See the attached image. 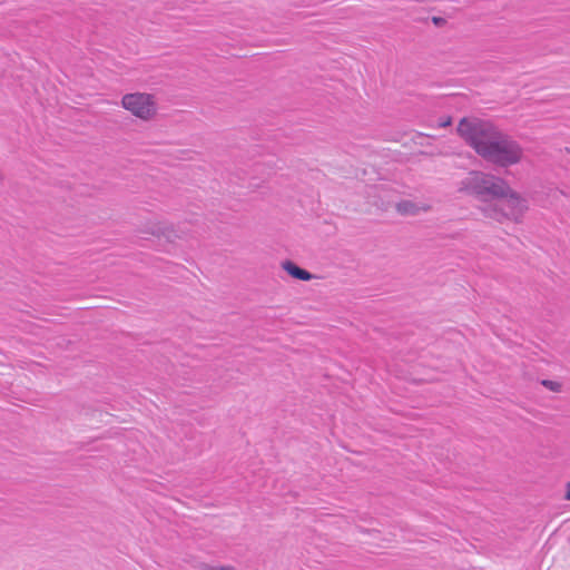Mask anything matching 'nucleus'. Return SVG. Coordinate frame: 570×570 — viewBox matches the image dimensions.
<instances>
[{"instance_id": "f257e3e1", "label": "nucleus", "mask_w": 570, "mask_h": 570, "mask_svg": "<svg viewBox=\"0 0 570 570\" xmlns=\"http://www.w3.org/2000/svg\"><path fill=\"white\" fill-rule=\"evenodd\" d=\"M458 132L479 156L491 164L509 167L522 159L520 144L489 121L463 118L458 125Z\"/></svg>"}, {"instance_id": "f03ea898", "label": "nucleus", "mask_w": 570, "mask_h": 570, "mask_svg": "<svg viewBox=\"0 0 570 570\" xmlns=\"http://www.w3.org/2000/svg\"><path fill=\"white\" fill-rule=\"evenodd\" d=\"M509 189L507 180L484 171H471L459 185V191L481 202L482 205L492 204Z\"/></svg>"}, {"instance_id": "7ed1b4c3", "label": "nucleus", "mask_w": 570, "mask_h": 570, "mask_svg": "<svg viewBox=\"0 0 570 570\" xmlns=\"http://www.w3.org/2000/svg\"><path fill=\"white\" fill-rule=\"evenodd\" d=\"M479 208L484 217L499 223L505 220L520 223L529 209V205L524 197L509 186L508 191L499 199H495L492 204L481 205Z\"/></svg>"}, {"instance_id": "20e7f679", "label": "nucleus", "mask_w": 570, "mask_h": 570, "mask_svg": "<svg viewBox=\"0 0 570 570\" xmlns=\"http://www.w3.org/2000/svg\"><path fill=\"white\" fill-rule=\"evenodd\" d=\"M122 106L136 117L148 119L156 112L155 101L148 94H127L122 97Z\"/></svg>"}, {"instance_id": "39448f33", "label": "nucleus", "mask_w": 570, "mask_h": 570, "mask_svg": "<svg viewBox=\"0 0 570 570\" xmlns=\"http://www.w3.org/2000/svg\"><path fill=\"white\" fill-rule=\"evenodd\" d=\"M283 268L293 277L299 281H311L313 275L306 271L297 266L295 263L291 261H285L283 263Z\"/></svg>"}, {"instance_id": "423d86ee", "label": "nucleus", "mask_w": 570, "mask_h": 570, "mask_svg": "<svg viewBox=\"0 0 570 570\" xmlns=\"http://www.w3.org/2000/svg\"><path fill=\"white\" fill-rule=\"evenodd\" d=\"M396 208L397 212L402 215H415L419 212V207L410 200L400 202L396 205Z\"/></svg>"}, {"instance_id": "0eeeda50", "label": "nucleus", "mask_w": 570, "mask_h": 570, "mask_svg": "<svg viewBox=\"0 0 570 570\" xmlns=\"http://www.w3.org/2000/svg\"><path fill=\"white\" fill-rule=\"evenodd\" d=\"M540 384L550 391H559L561 389L560 383L551 380H542Z\"/></svg>"}, {"instance_id": "6e6552de", "label": "nucleus", "mask_w": 570, "mask_h": 570, "mask_svg": "<svg viewBox=\"0 0 570 570\" xmlns=\"http://www.w3.org/2000/svg\"><path fill=\"white\" fill-rule=\"evenodd\" d=\"M564 500L570 501V482L566 484Z\"/></svg>"}, {"instance_id": "1a4fd4ad", "label": "nucleus", "mask_w": 570, "mask_h": 570, "mask_svg": "<svg viewBox=\"0 0 570 570\" xmlns=\"http://www.w3.org/2000/svg\"><path fill=\"white\" fill-rule=\"evenodd\" d=\"M451 125V118L448 117L440 122V127H446Z\"/></svg>"}, {"instance_id": "9d476101", "label": "nucleus", "mask_w": 570, "mask_h": 570, "mask_svg": "<svg viewBox=\"0 0 570 570\" xmlns=\"http://www.w3.org/2000/svg\"><path fill=\"white\" fill-rule=\"evenodd\" d=\"M212 570H234V568L230 566H227V567H220V568H212Z\"/></svg>"}, {"instance_id": "9b49d317", "label": "nucleus", "mask_w": 570, "mask_h": 570, "mask_svg": "<svg viewBox=\"0 0 570 570\" xmlns=\"http://www.w3.org/2000/svg\"><path fill=\"white\" fill-rule=\"evenodd\" d=\"M433 22H434L435 24H438V26H439L441 22H443V19H442V18L434 17V18H433Z\"/></svg>"}]
</instances>
